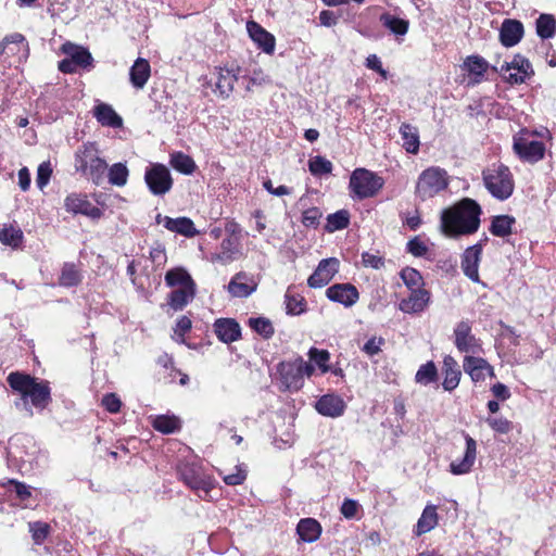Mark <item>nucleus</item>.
I'll use <instances>...</instances> for the list:
<instances>
[{"label":"nucleus","mask_w":556,"mask_h":556,"mask_svg":"<svg viewBox=\"0 0 556 556\" xmlns=\"http://www.w3.org/2000/svg\"><path fill=\"white\" fill-rule=\"evenodd\" d=\"M480 205L475 200L465 198L442 212V231L451 239L475 233L480 226Z\"/></svg>","instance_id":"nucleus-1"},{"label":"nucleus","mask_w":556,"mask_h":556,"mask_svg":"<svg viewBox=\"0 0 556 556\" xmlns=\"http://www.w3.org/2000/svg\"><path fill=\"white\" fill-rule=\"evenodd\" d=\"M7 381L10 388L20 394L21 405L27 410L28 415H33L31 407L43 410L52 401L51 389L46 380H38L28 374L11 372ZM16 405H20L17 402Z\"/></svg>","instance_id":"nucleus-2"},{"label":"nucleus","mask_w":556,"mask_h":556,"mask_svg":"<svg viewBox=\"0 0 556 556\" xmlns=\"http://www.w3.org/2000/svg\"><path fill=\"white\" fill-rule=\"evenodd\" d=\"M74 166L77 173L100 185L108 169L105 160L100 157L97 144L86 142L75 152Z\"/></svg>","instance_id":"nucleus-3"},{"label":"nucleus","mask_w":556,"mask_h":556,"mask_svg":"<svg viewBox=\"0 0 556 556\" xmlns=\"http://www.w3.org/2000/svg\"><path fill=\"white\" fill-rule=\"evenodd\" d=\"M483 184L493 198L504 201L514 192L510 169L503 164H493L482 172Z\"/></svg>","instance_id":"nucleus-4"},{"label":"nucleus","mask_w":556,"mask_h":556,"mask_svg":"<svg viewBox=\"0 0 556 556\" xmlns=\"http://www.w3.org/2000/svg\"><path fill=\"white\" fill-rule=\"evenodd\" d=\"M181 481L189 486L201 500L207 501L214 488L213 478L195 462H186L178 466Z\"/></svg>","instance_id":"nucleus-5"},{"label":"nucleus","mask_w":556,"mask_h":556,"mask_svg":"<svg viewBox=\"0 0 556 556\" xmlns=\"http://www.w3.org/2000/svg\"><path fill=\"white\" fill-rule=\"evenodd\" d=\"M447 186L448 176L446 170L432 166L419 175L416 184V195L425 201L445 190Z\"/></svg>","instance_id":"nucleus-6"},{"label":"nucleus","mask_w":556,"mask_h":556,"mask_svg":"<svg viewBox=\"0 0 556 556\" xmlns=\"http://www.w3.org/2000/svg\"><path fill=\"white\" fill-rule=\"evenodd\" d=\"M535 134L521 129L514 136L513 149L518 157L528 163H536L544 157L545 146L534 138Z\"/></svg>","instance_id":"nucleus-7"},{"label":"nucleus","mask_w":556,"mask_h":556,"mask_svg":"<svg viewBox=\"0 0 556 556\" xmlns=\"http://www.w3.org/2000/svg\"><path fill=\"white\" fill-rule=\"evenodd\" d=\"M383 184L377 174L366 168H356L350 177L349 187L354 197L362 200L376 195Z\"/></svg>","instance_id":"nucleus-8"},{"label":"nucleus","mask_w":556,"mask_h":556,"mask_svg":"<svg viewBox=\"0 0 556 556\" xmlns=\"http://www.w3.org/2000/svg\"><path fill=\"white\" fill-rule=\"evenodd\" d=\"M28 55V42L22 34H11L0 42V60L9 66L25 62Z\"/></svg>","instance_id":"nucleus-9"},{"label":"nucleus","mask_w":556,"mask_h":556,"mask_svg":"<svg viewBox=\"0 0 556 556\" xmlns=\"http://www.w3.org/2000/svg\"><path fill=\"white\" fill-rule=\"evenodd\" d=\"M63 52L66 58L59 62V70L65 74L76 73L79 68L90 70L92 67V55L84 47L65 43L63 45Z\"/></svg>","instance_id":"nucleus-10"},{"label":"nucleus","mask_w":556,"mask_h":556,"mask_svg":"<svg viewBox=\"0 0 556 556\" xmlns=\"http://www.w3.org/2000/svg\"><path fill=\"white\" fill-rule=\"evenodd\" d=\"M240 68L238 66H217L211 74V79L207 83H214V92L223 99L229 98L233 91L235 84L239 78Z\"/></svg>","instance_id":"nucleus-11"},{"label":"nucleus","mask_w":556,"mask_h":556,"mask_svg":"<svg viewBox=\"0 0 556 556\" xmlns=\"http://www.w3.org/2000/svg\"><path fill=\"white\" fill-rule=\"evenodd\" d=\"M146 184L154 195L167 193L173 186V179L168 168L163 164H153L146 169Z\"/></svg>","instance_id":"nucleus-12"},{"label":"nucleus","mask_w":556,"mask_h":556,"mask_svg":"<svg viewBox=\"0 0 556 556\" xmlns=\"http://www.w3.org/2000/svg\"><path fill=\"white\" fill-rule=\"evenodd\" d=\"M65 210L73 215H84L90 219H99L103 212L98 206L93 205L87 194L73 192L64 199Z\"/></svg>","instance_id":"nucleus-13"},{"label":"nucleus","mask_w":556,"mask_h":556,"mask_svg":"<svg viewBox=\"0 0 556 556\" xmlns=\"http://www.w3.org/2000/svg\"><path fill=\"white\" fill-rule=\"evenodd\" d=\"M501 72L510 84H522L533 74L531 63L520 54L515 55L510 62H505Z\"/></svg>","instance_id":"nucleus-14"},{"label":"nucleus","mask_w":556,"mask_h":556,"mask_svg":"<svg viewBox=\"0 0 556 556\" xmlns=\"http://www.w3.org/2000/svg\"><path fill=\"white\" fill-rule=\"evenodd\" d=\"M454 344L462 353H477L481 350V342L471 333V323L460 320L454 328Z\"/></svg>","instance_id":"nucleus-15"},{"label":"nucleus","mask_w":556,"mask_h":556,"mask_svg":"<svg viewBox=\"0 0 556 556\" xmlns=\"http://www.w3.org/2000/svg\"><path fill=\"white\" fill-rule=\"evenodd\" d=\"M14 506L28 508L36 505V501L31 496L30 488L25 483L16 480H8L1 485Z\"/></svg>","instance_id":"nucleus-16"},{"label":"nucleus","mask_w":556,"mask_h":556,"mask_svg":"<svg viewBox=\"0 0 556 556\" xmlns=\"http://www.w3.org/2000/svg\"><path fill=\"white\" fill-rule=\"evenodd\" d=\"M466 450L462 459L453 460L450 464V472L454 476L469 473L477 458V442L468 433H464Z\"/></svg>","instance_id":"nucleus-17"},{"label":"nucleus","mask_w":556,"mask_h":556,"mask_svg":"<svg viewBox=\"0 0 556 556\" xmlns=\"http://www.w3.org/2000/svg\"><path fill=\"white\" fill-rule=\"evenodd\" d=\"M281 383L288 390H299L304 383L296 358L293 362H281L277 366Z\"/></svg>","instance_id":"nucleus-18"},{"label":"nucleus","mask_w":556,"mask_h":556,"mask_svg":"<svg viewBox=\"0 0 556 556\" xmlns=\"http://www.w3.org/2000/svg\"><path fill=\"white\" fill-rule=\"evenodd\" d=\"M326 294L330 301L338 302L345 307L354 305L359 299L357 289L351 283L333 285L327 289Z\"/></svg>","instance_id":"nucleus-19"},{"label":"nucleus","mask_w":556,"mask_h":556,"mask_svg":"<svg viewBox=\"0 0 556 556\" xmlns=\"http://www.w3.org/2000/svg\"><path fill=\"white\" fill-rule=\"evenodd\" d=\"M315 408L323 416L337 418L344 414L346 404L340 395L329 393L316 402Z\"/></svg>","instance_id":"nucleus-20"},{"label":"nucleus","mask_w":556,"mask_h":556,"mask_svg":"<svg viewBox=\"0 0 556 556\" xmlns=\"http://www.w3.org/2000/svg\"><path fill=\"white\" fill-rule=\"evenodd\" d=\"M156 223L159 225H163L169 231L176 232L187 238H192L198 233V230L195 229L193 222L188 217L172 218L159 214L156 216Z\"/></svg>","instance_id":"nucleus-21"},{"label":"nucleus","mask_w":556,"mask_h":556,"mask_svg":"<svg viewBox=\"0 0 556 556\" xmlns=\"http://www.w3.org/2000/svg\"><path fill=\"white\" fill-rule=\"evenodd\" d=\"M247 29L250 38L257 45V47L267 54H273L275 51L276 39L274 35L268 33L260 24L254 21L247 23Z\"/></svg>","instance_id":"nucleus-22"},{"label":"nucleus","mask_w":556,"mask_h":556,"mask_svg":"<svg viewBox=\"0 0 556 556\" xmlns=\"http://www.w3.org/2000/svg\"><path fill=\"white\" fill-rule=\"evenodd\" d=\"M489 68L488 62L479 55L468 56L463 64V70L468 73V86L480 84Z\"/></svg>","instance_id":"nucleus-23"},{"label":"nucleus","mask_w":556,"mask_h":556,"mask_svg":"<svg viewBox=\"0 0 556 556\" xmlns=\"http://www.w3.org/2000/svg\"><path fill=\"white\" fill-rule=\"evenodd\" d=\"M482 253V245H469L462 258V269L464 274L472 281H479V262Z\"/></svg>","instance_id":"nucleus-24"},{"label":"nucleus","mask_w":556,"mask_h":556,"mask_svg":"<svg viewBox=\"0 0 556 556\" xmlns=\"http://www.w3.org/2000/svg\"><path fill=\"white\" fill-rule=\"evenodd\" d=\"M214 332L224 343H231L240 339L241 327L232 318H219L214 323Z\"/></svg>","instance_id":"nucleus-25"},{"label":"nucleus","mask_w":556,"mask_h":556,"mask_svg":"<svg viewBox=\"0 0 556 556\" xmlns=\"http://www.w3.org/2000/svg\"><path fill=\"white\" fill-rule=\"evenodd\" d=\"M442 375L444 377L442 387L445 391L451 392L458 387L462 371L458 363L453 356L446 355L443 358Z\"/></svg>","instance_id":"nucleus-26"},{"label":"nucleus","mask_w":556,"mask_h":556,"mask_svg":"<svg viewBox=\"0 0 556 556\" xmlns=\"http://www.w3.org/2000/svg\"><path fill=\"white\" fill-rule=\"evenodd\" d=\"M430 300V294L427 290L414 289L410 290V294L407 299H404L400 303V309L404 313H420L422 312Z\"/></svg>","instance_id":"nucleus-27"},{"label":"nucleus","mask_w":556,"mask_h":556,"mask_svg":"<svg viewBox=\"0 0 556 556\" xmlns=\"http://www.w3.org/2000/svg\"><path fill=\"white\" fill-rule=\"evenodd\" d=\"M523 36V25L517 20H505L500 30L501 42L505 47L516 46Z\"/></svg>","instance_id":"nucleus-28"},{"label":"nucleus","mask_w":556,"mask_h":556,"mask_svg":"<svg viewBox=\"0 0 556 556\" xmlns=\"http://www.w3.org/2000/svg\"><path fill=\"white\" fill-rule=\"evenodd\" d=\"M93 116L102 126L111 128H121L123 118L106 103H99L93 109Z\"/></svg>","instance_id":"nucleus-29"},{"label":"nucleus","mask_w":556,"mask_h":556,"mask_svg":"<svg viewBox=\"0 0 556 556\" xmlns=\"http://www.w3.org/2000/svg\"><path fill=\"white\" fill-rule=\"evenodd\" d=\"M151 75V66L148 60L138 58L129 71L130 84L136 89H142Z\"/></svg>","instance_id":"nucleus-30"},{"label":"nucleus","mask_w":556,"mask_h":556,"mask_svg":"<svg viewBox=\"0 0 556 556\" xmlns=\"http://www.w3.org/2000/svg\"><path fill=\"white\" fill-rule=\"evenodd\" d=\"M489 363L482 357L466 355L463 362V368L473 382H482L485 379V369Z\"/></svg>","instance_id":"nucleus-31"},{"label":"nucleus","mask_w":556,"mask_h":556,"mask_svg":"<svg viewBox=\"0 0 556 556\" xmlns=\"http://www.w3.org/2000/svg\"><path fill=\"white\" fill-rule=\"evenodd\" d=\"M296 533L302 541L312 543L319 539L321 534V526L314 518H303L296 526Z\"/></svg>","instance_id":"nucleus-32"},{"label":"nucleus","mask_w":556,"mask_h":556,"mask_svg":"<svg viewBox=\"0 0 556 556\" xmlns=\"http://www.w3.org/2000/svg\"><path fill=\"white\" fill-rule=\"evenodd\" d=\"M247 280L248 277L244 273L235 275L228 285L229 293L236 298H247L252 294L256 289V285L252 280L250 282Z\"/></svg>","instance_id":"nucleus-33"},{"label":"nucleus","mask_w":556,"mask_h":556,"mask_svg":"<svg viewBox=\"0 0 556 556\" xmlns=\"http://www.w3.org/2000/svg\"><path fill=\"white\" fill-rule=\"evenodd\" d=\"M438 525V513L434 505H427L414 529L417 536L431 531Z\"/></svg>","instance_id":"nucleus-34"},{"label":"nucleus","mask_w":556,"mask_h":556,"mask_svg":"<svg viewBox=\"0 0 556 556\" xmlns=\"http://www.w3.org/2000/svg\"><path fill=\"white\" fill-rule=\"evenodd\" d=\"M28 447H31L33 450H35L36 446H35L33 439L27 435H16L10 440L8 453L10 456H12L15 459L18 458L23 462H26L24 455H28L30 453L27 451H24V450H26Z\"/></svg>","instance_id":"nucleus-35"},{"label":"nucleus","mask_w":556,"mask_h":556,"mask_svg":"<svg viewBox=\"0 0 556 556\" xmlns=\"http://www.w3.org/2000/svg\"><path fill=\"white\" fill-rule=\"evenodd\" d=\"M83 280V275L80 269L74 263H65L62 267L59 285L62 287H76Z\"/></svg>","instance_id":"nucleus-36"},{"label":"nucleus","mask_w":556,"mask_h":556,"mask_svg":"<svg viewBox=\"0 0 556 556\" xmlns=\"http://www.w3.org/2000/svg\"><path fill=\"white\" fill-rule=\"evenodd\" d=\"M194 296V286L177 288L169 293L168 304L175 309H182Z\"/></svg>","instance_id":"nucleus-37"},{"label":"nucleus","mask_w":556,"mask_h":556,"mask_svg":"<svg viewBox=\"0 0 556 556\" xmlns=\"http://www.w3.org/2000/svg\"><path fill=\"white\" fill-rule=\"evenodd\" d=\"M379 20L386 28L396 36H405L408 31L409 22L407 20L400 18L390 13H382Z\"/></svg>","instance_id":"nucleus-38"},{"label":"nucleus","mask_w":556,"mask_h":556,"mask_svg":"<svg viewBox=\"0 0 556 556\" xmlns=\"http://www.w3.org/2000/svg\"><path fill=\"white\" fill-rule=\"evenodd\" d=\"M400 134L404 141L403 146L408 153L416 154L419 150V136L416 127L409 124H403L400 127Z\"/></svg>","instance_id":"nucleus-39"},{"label":"nucleus","mask_w":556,"mask_h":556,"mask_svg":"<svg viewBox=\"0 0 556 556\" xmlns=\"http://www.w3.org/2000/svg\"><path fill=\"white\" fill-rule=\"evenodd\" d=\"M218 251L212 252L210 260L213 263L228 264L239 257V245H216Z\"/></svg>","instance_id":"nucleus-40"},{"label":"nucleus","mask_w":556,"mask_h":556,"mask_svg":"<svg viewBox=\"0 0 556 556\" xmlns=\"http://www.w3.org/2000/svg\"><path fill=\"white\" fill-rule=\"evenodd\" d=\"M285 302L287 314L301 315L306 311L305 299L302 295L293 292V290H291L290 288L286 292Z\"/></svg>","instance_id":"nucleus-41"},{"label":"nucleus","mask_w":556,"mask_h":556,"mask_svg":"<svg viewBox=\"0 0 556 556\" xmlns=\"http://www.w3.org/2000/svg\"><path fill=\"white\" fill-rule=\"evenodd\" d=\"M153 428L164 434H169L180 429V420L176 416L160 415L152 422Z\"/></svg>","instance_id":"nucleus-42"},{"label":"nucleus","mask_w":556,"mask_h":556,"mask_svg":"<svg viewBox=\"0 0 556 556\" xmlns=\"http://www.w3.org/2000/svg\"><path fill=\"white\" fill-rule=\"evenodd\" d=\"M438 378V369L432 361L422 364L415 375V381L422 386H428L432 382H435Z\"/></svg>","instance_id":"nucleus-43"},{"label":"nucleus","mask_w":556,"mask_h":556,"mask_svg":"<svg viewBox=\"0 0 556 556\" xmlns=\"http://www.w3.org/2000/svg\"><path fill=\"white\" fill-rule=\"evenodd\" d=\"M515 218L509 215H498L493 217L490 231L497 237H505L511 232Z\"/></svg>","instance_id":"nucleus-44"},{"label":"nucleus","mask_w":556,"mask_h":556,"mask_svg":"<svg viewBox=\"0 0 556 556\" xmlns=\"http://www.w3.org/2000/svg\"><path fill=\"white\" fill-rule=\"evenodd\" d=\"M170 165L181 174L190 175L195 169V163L189 155L175 152L170 156Z\"/></svg>","instance_id":"nucleus-45"},{"label":"nucleus","mask_w":556,"mask_h":556,"mask_svg":"<svg viewBox=\"0 0 556 556\" xmlns=\"http://www.w3.org/2000/svg\"><path fill=\"white\" fill-rule=\"evenodd\" d=\"M556 33V21L551 14H541L536 20V34L542 39H549Z\"/></svg>","instance_id":"nucleus-46"},{"label":"nucleus","mask_w":556,"mask_h":556,"mask_svg":"<svg viewBox=\"0 0 556 556\" xmlns=\"http://www.w3.org/2000/svg\"><path fill=\"white\" fill-rule=\"evenodd\" d=\"M109 182L113 186L123 187L128 180V168L123 163H115L111 167H108Z\"/></svg>","instance_id":"nucleus-47"},{"label":"nucleus","mask_w":556,"mask_h":556,"mask_svg":"<svg viewBox=\"0 0 556 556\" xmlns=\"http://www.w3.org/2000/svg\"><path fill=\"white\" fill-rule=\"evenodd\" d=\"M350 223V213L346 210H340L333 214L328 215L325 229L328 232L342 230L348 227Z\"/></svg>","instance_id":"nucleus-48"},{"label":"nucleus","mask_w":556,"mask_h":556,"mask_svg":"<svg viewBox=\"0 0 556 556\" xmlns=\"http://www.w3.org/2000/svg\"><path fill=\"white\" fill-rule=\"evenodd\" d=\"M165 281L170 287L177 286L178 288H187L194 286L190 275L184 269H173L167 271Z\"/></svg>","instance_id":"nucleus-49"},{"label":"nucleus","mask_w":556,"mask_h":556,"mask_svg":"<svg viewBox=\"0 0 556 556\" xmlns=\"http://www.w3.org/2000/svg\"><path fill=\"white\" fill-rule=\"evenodd\" d=\"M248 323L253 331L265 339H268L274 334V326L268 318L251 317Z\"/></svg>","instance_id":"nucleus-50"},{"label":"nucleus","mask_w":556,"mask_h":556,"mask_svg":"<svg viewBox=\"0 0 556 556\" xmlns=\"http://www.w3.org/2000/svg\"><path fill=\"white\" fill-rule=\"evenodd\" d=\"M332 167V163L320 155H316L308 161V169L314 176L330 174Z\"/></svg>","instance_id":"nucleus-51"},{"label":"nucleus","mask_w":556,"mask_h":556,"mask_svg":"<svg viewBox=\"0 0 556 556\" xmlns=\"http://www.w3.org/2000/svg\"><path fill=\"white\" fill-rule=\"evenodd\" d=\"M340 513L345 519H361L363 515L362 505L352 498H345L340 507Z\"/></svg>","instance_id":"nucleus-52"},{"label":"nucleus","mask_w":556,"mask_h":556,"mask_svg":"<svg viewBox=\"0 0 556 556\" xmlns=\"http://www.w3.org/2000/svg\"><path fill=\"white\" fill-rule=\"evenodd\" d=\"M23 239V231L17 225H4L0 230L1 243H18Z\"/></svg>","instance_id":"nucleus-53"},{"label":"nucleus","mask_w":556,"mask_h":556,"mask_svg":"<svg viewBox=\"0 0 556 556\" xmlns=\"http://www.w3.org/2000/svg\"><path fill=\"white\" fill-rule=\"evenodd\" d=\"M309 361L315 363L321 372H327L330 370L328 366V362L330 359V353L327 350H319L317 348H311L308 351Z\"/></svg>","instance_id":"nucleus-54"},{"label":"nucleus","mask_w":556,"mask_h":556,"mask_svg":"<svg viewBox=\"0 0 556 556\" xmlns=\"http://www.w3.org/2000/svg\"><path fill=\"white\" fill-rule=\"evenodd\" d=\"M401 278L409 290L420 289L422 285V277L420 273L412 267H406L401 270Z\"/></svg>","instance_id":"nucleus-55"},{"label":"nucleus","mask_w":556,"mask_h":556,"mask_svg":"<svg viewBox=\"0 0 556 556\" xmlns=\"http://www.w3.org/2000/svg\"><path fill=\"white\" fill-rule=\"evenodd\" d=\"M52 176V166L49 161L42 162L37 168L36 185L40 190H43Z\"/></svg>","instance_id":"nucleus-56"},{"label":"nucleus","mask_w":556,"mask_h":556,"mask_svg":"<svg viewBox=\"0 0 556 556\" xmlns=\"http://www.w3.org/2000/svg\"><path fill=\"white\" fill-rule=\"evenodd\" d=\"M485 421L497 433L506 434L513 430V422L504 417L490 416Z\"/></svg>","instance_id":"nucleus-57"},{"label":"nucleus","mask_w":556,"mask_h":556,"mask_svg":"<svg viewBox=\"0 0 556 556\" xmlns=\"http://www.w3.org/2000/svg\"><path fill=\"white\" fill-rule=\"evenodd\" d=\"M49 525L41 521L29 523V531L31 532L33 540L36 544H41L49 533Z\"/></svg>","instance_id":"nucleus-58"},{"label":"nucleus","mask_w":556,"mask_h":556,"mask_svg":"<svg viewBox=\"0 0 556 556\" xmlns=\"http://www.w3.org/2000/svg\"><path fill=\"white\" fill-rule=\"evenodd\" d=\"M323 214L318 207H309L302 214V223L306 227H315L319 224Z\"/></svg>","instance_id":"nucleus-59"},{"label":"nucleus","mask_w":556,"mask_h":556,"mask_svg":"<svg viewBox=\"0 0 556 556\" xmlns=\"http://www.w3.org/2000/svg\"><path fill=\"white\" fill-rule=\"evenodd\" d=\"M102 406L110 413L115 414L119 412L122 402L114 393L105 394L102 399Z\"/></svg>","instance_id":"nucleus-60"},{"label":"nucleus","mask_w":556,"mask_h":556,"mask_svg":"<svg viewBox=\"0 0 556 556\" xmlns=\"http://www.w3.org/2000/svg\"><path fill=\"white\" fill-rule=\"evenodd\" d=\"M317 267L323 268V273L327 275L330 281L339 269V261L336 257L326 258L323 260Z\"/></svg>","instance_id":"nucleus-61"},{"label":"nucleus","mask_w":556,"mask_h":556,"mask_svg":"<svg viewBox=\"0 0 556 556\" xmlns=\"http://www.w3.org/2000/svg\"><path fill=\"white\" fill-rule=\"evenodd\" d=\"M329 282L327 275L323 273V268H316V270L308 277L307 283L312 288H320Z\"/></svg>","instance_id":"nucleus-62"},{"label":"nucleus","mask_w":556,"mask_h":556,"mask_svg":"<svg viewBox=\"0 0 556 556\" xmlns=\"http://www.w3.org/2000/svg\"><path fill=\"white\" fill-rule=\"evenodd\" d=\"M247 478L245 470L241 469L240 467L236 468V472L225 475L223 477V480L228 485H239L243 483V481Z\"/></svg>","instance_id":"nucleus-63"},{"label":"nucleus","mask_w":556,"mask_h":556,"mask_svg":"<svg viewBox=\"0 0 556 556\" xmlns=\"http://www.w3.org/2000/svg\"><path fill=\"white\" fill-rule=\"evenodd\" d=\"M366 66L377 73L380 74V76L383 79H387L388 72L382 67V63L380 59L376 54H369L366 59Z\"/></svg>","instance_id":"nucleus-64"}]
</instances>
